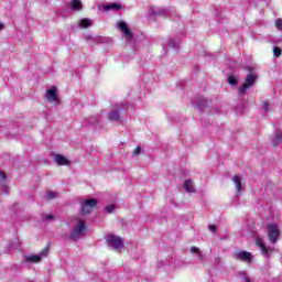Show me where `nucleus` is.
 <instances>
[{
	"label": "nucleus",
	"instance_id": "obj_1",
	"mask_svg": "<svg viewBox=\"0 0 282 282\" xmlns=\"http://www.w3.org/2000/svg\"><path fill=\"white\" fill-rule=\"evenodd\" d=\"M87 225L85 224V220L78 218L76 225L70 231L69 239H72L73 241H76V239H80V237L85 235Z\"/></svg>",
	"mask_w": 282,
	"mask_h": 282
},
{
	"label": "nucleus",
	"instance_id": "obj_2",
	"mask_svg": "<svg viewBox=\"0 0 282 282\" xmlns=\"http://www.w3.org/2000/svg\"><path fill=\"white\" fill-rule=\"evenodd\" d=\"M254 83H257V75L251 72L247 75L245 83L238 89V94L240 96H245L246 91H248V89H250V87H252V85H254Z\"/></svg>",
	"mask_w": 282,
	"mask_h": 282
},
{
	"label": "nucleus",
	"instance_id": "obj_3",
	"mask_svg": "<svg viewBox=\"0 0 282 282\" xmlns=\"http://www.w3.org/2000/svg\"><path fill=\"white\" fill-rule=\"evenodd\" d=\"M106 241L112 250H122V248H124V242L120 236L109 235L107 236Z\"/></svg>",
	"mask_w": 282,
	"mask_h": 282
},
{
	"label": "nucleus",
	"instance_id": "obj_4",
	"mask_svg": "<svg viewBox=\"0 0 282 282\" xmlns=\"http://www.w3.org/2000/svg\"><path fill=\"white\" fill-rule=\"evenodd\" d=\"M268 228V237L270 243H276L279 241V235H281V230H279V225L276 224H269Z\"/></svg>",
	"mask_w": 282,
	"mask_h": 282
},
{
	"label": "nucleus",
	"instance_id": "obj_5",
	"mask_svg": "<svg viewBox=\"0 0 282 282\" xmlns=\"http://www.w3.org/2000/svg\"><path fill=\"white\" fill-rule=\"evenodd\" d=\"M50 252V247H45L39 254L24 256L26 263H41L43 257H46Z\"/></svg>",
	"mask_w": 282,
	"mask_h": 282
},
{
	"label": "nucleus",
	"instance_id": "obj_6",
	"mask_svg": "<svg viewBox=\"0 0 282 282\" xmlns=\"http://www.w3.org/2000/svg\"><path fill=\"white\" fill-rule=\"evenodd\" d=\"M256 246H258L261 250V254L265 257V259H270L272 256V252H274V248L265 246V242H263L262 238L256 239Z\"/></svg>",
	"mask_w": 282,
	"mask_h": 282
},
{
	"label": "nucleus",
	"instance_id": "obj_7",
	"mask_svg": "<svg viewBox=\"0 0 282 282\" xmlns=\"http://www.w3.org/2000/svg\"><path fill=\"white\" fill-rule=\"evenodd\" d=\"M234 258L237 261H242L243 263H252V259H254V256L250 253L249 251H237L234 253Z\"/></svg>",
	"mask_w": 282,
	"mask_h": 282
},
{
	"label": "nucleus",
	"instance_id": "obj_8",
	"mask_svg": "<svg viewBox=\"0 0 282 282\" xmlns=\"http://www.w3.org/2000/svg\"><path fill=\"white\" fill-rule=\"evenodd\" d=\"M96 204H98V200L95 198L85 200L82 205V215H89L96 208Z\"/></svg>",
	"mask_w": 282,
	"mask_h": 282
},
{
	"label": "nucleus",
	"instance_id": "obj_9",
	"mask_svg": "<svg viewBox=\"0 0 282 282\" xmlns=\"http://www.w3.org/2000/svg\"><path fill=\"white\" fill-rule=\"evenodd\" d=\"M45 98L50 102H56V100H58V95L56 94V86H53L51 89L46 91Z\"/></svg>",
	"mask_w": 282,
	"mask_h": 282
},
{
	"label": "nucleus",
	"instance_id": "obj_10",
	"mask_svg": "<svg viewBox=\"0 0 282 282\" xmlns=\"http://www.w3.org/2000/svg\"><path fill=\"white\" fill-rule=\"evenodd\" d=\"M54 162H56L58 166H69V160L63 156V154H55Z\"/></svg>",
	"mask_w": 282,
	"mask_h": 282
},
{
	"label": "nucleus",
	"instance_id": "obj_11",
	"mask_svg": "<svg viewBox=\"0 0 282 282\" xmlns=\"http://www.w3.org/2000/svg\"><path fill=\"white\" fill-rule=\"evenodd\" d=\"M118 28L123 32L126 39H132L133 33H131V30H129V26L124 22H119Z\"/></svg>",
	"mask_w": 282,
	"mask_h": 282
},
{
	"label": "nucleus",
	"instance_id": "obj_12",
	"mask_svg": "<svg viewBox=\"0 0 282 282\" xmlns=\"http://www.w3.org/2000/svg\"><path fill=\"white\" fill-rule=\"evenodd\" d=\"M150 14H154V17H169V10L151 8L150 9Z\"/></svg>",
	"mask_w": 282,
	"mask_h": 282
},
{
	"label": "nucleus",
	"instance_id": "obj_13",
	"mask_svg": "<svg viewBox=\"0 0 282 282\" xmlns=\"http://www.w3.org/2000/svg\"><path fill=\"white\" fill-rule=\"evenodd\" d=\"M70 10L78 12L83 10V2L80 0H72L69 3Z\"/></svg>",
	"mask_w": 282,
	"mask_h": 282
},
{
	"label": "nucleus",
	"instance_id": "obj_14",
	"mask_svg": "<svg viewBox=\"0 0 282 282\" xmlns=\"http://www.w3.org/2000/svg\"><path fill=\"white\" fill-rule=\"evenodd\" d=\"M104 10H105V12H109V10H113V11L122 10V4H120V3L106 4L104 7Z\"/></svg>",
	"mask_w": 282,
	"mask_h": 282
},
{
	"label": "nucleus",
	"instance_id": "obj_15",
	"mask_svg": "<svg viewBox=\"0 0 282 282\" xmlns=\"http://www.w3.org/2000/svg\"><path fill=\"white\" fill-rule=\"evenodd\" d=\"M6 180H8V175L6 172L0 171V184L4 193H8V185H6Z\"/></svg>",
	"mask_w": 282,
	"mask_h": 282
},
{
	"label": "nucleus",
	"instance_id": "obj_16",
	"mask_svg": "<svg viewBox=\"0 0 282 282\" xmlns=\"http://www.w3.org/2000/svg\"><path fill=\"white\" fill-rule=\"evenodd\" d=\"M282 143V131H275L274 138L272 139L273 147H279Z\"/></svg>",
	"mask_w": 282,
	"mask_h": 282
},
{
	"label": "nucleus",
	"instance_id": "obj_17",
	"mask_svg": "<svg viewBox=\"0 0 282 282\" xmlns=\"http://www.w3.org/2000/svg\"><path fill=\"white\" fill-rule=\"evenodd\" d=\"M184 188H185L186 193H195V185H193L192 180H186L184 182Z\"/></svg>",
	"mask_w": 282,
	"mask_h": 282
},
{
	"label": "nucleus",
	"instance_id": "obj_18",
	"mask_svg": "<svg viewBox=\"0 0 282 282\" xmlns=\"http://www.w3.org/2000/svg\"><path fill=\"white\" fill-rule=\"evenodd\" d=\"M232 182L237 188V193H241L242 187H241V176L235 175L232 178Z\"/></svg>",
	"mask_w": 282,
	"mask_h": 282
},
{
	"label": "nucleus",
	"instance_id": "obj_19",
	"mask_svg": "<svg viewBox=\"0 0 282 282\" xmlns=\"http://www.w3.org/2000/svg\"><path fill=\"white\" fill-rule=\"evenodd\" d=\"M189 251L192 254H197L199 261H204V253L197 247H191Z\"/></svg>",
	"mask_w": 282,
	"mask_h": 282
},
{
	"label": "nucleus",
	"instance_id": "obj_20",
	"mask_svg": "<svg viewBox=\"0 0 282 282\" xmlns=\"http://www.w3.org/2000/svg\"><path fill=\"white\" fill-rule=\"evenodd\" d=\"M108 118H109V120L118 121V120H120V112L118 110H113V111L109 112Z\"/></svg>",
	"mask_w": 282,
	"mask_h": 282
},
{
	"label": "nucleus",
	"instance_id": "obj_21",
	"mask_svg": "<svg viewBox=\"0 0 282 282\" xmlns=\"http://www.w3.org/2000/svg\"><path fill=\"white\" fill-rule=\"evenodd\" d=\"M91 25L90 19H82L79 21V28H89Z\"/></svg>",
	"mask_w": 282,
	"mask_h": 282
},
{
	"label": "nucleus",
	"instance_id": "obj_22",
	"mask_svg": "<svg viewBox=\"0 0 282 282\" xmlns=\"http://www.w3.org/2000/svg\"><path fill=\"white\" fill-rule=\"evenodd\" d=\"M167 47H171L172 50H177V47H180V42L175 40H170L167 42Z\"/></svg>",
	"mask_w": 282,
	"mask_h": 282
},
{
	"label": "nucleus",
	"instance_id": "obj_23",
	"mask_svg": "<svg viewBox=\"0 0 282 282\" xmlns=\"http://www.w3.org/2000/svg\"><path fill=\"white\" fill-rule=\"evenodd\" d=\"M89 124H98L100 122V117L93 116L88 119Z\"/></svg>",
	"mask_w": 282,
	"mask_h": 282
},
{
	"label": "nucleus",
	"instance_id": "obj_24",
	"mask_svg": "<svg viewBox=\"0 0 282 282\" xmlns=\"http://www.w3.org/2000/svg\"><path fill=\"white\" fill-rule=\"evenodd\" d=\"M58 197V193L56 192H48L47 199H56Z\"/></svg>",
	"mask_w": 282,
	"mask_h": 282
},
{
	"label": "nucleus",
	"instance_id": "obj_25",
	"mask_svg": "<svg viewBox=\"0 0 282 282\" xmlns=\"http://www.w3.org/2000/svg\"><path fill=\"white\" fill-rule=\"evenodd\" d=\"M228 83H229V85L235 86V85H237V78L235 76L230 75L228 77Z\"/></svg>",
	"mask_w": 282,
	"mask_h": 282
},
{
	"label": "nucleus",
	"instance_id": "obj_26",
	"mask_svg": "<svg viewBox=\"0 0 282 282\" xmlns=\"http://www.w3.org/2000/svg\"><path fill=\"white\" fill-rule=\"evenodd\" d=\"M273 54H274L275 58H279V56H281V48L279 46H275L273 48Z\"/></svg>",
	"mask_w": 282,
	"mask_h": 282
},
{
	"label": "nucleus",
	"instance_id": "obj_27",
	"mask_svg": "<svg viewBox=\"0 0 282 282\" xmlns=\"http://www.w3.org/2000/svg\"><path fill=\"white\" fill-rule=\"evenodd\" d=\"M262 109L265 113H268V111H270V104L268 101H263Z\"/></svg>",
	"mask_w": 282,
	"mask_h": 282
},
{
	"label": "nucleus",
	"instance_id": "obj_28",
	"mask_svg": "<svg viewBox=\"0 0 282 282\" xmlns=\"http://www.w3.org/2000/svg\"><path fill=\"white\" fill-rule=\"evenodd\" d=\"M44 221H52L54 219V215L48 214L42 217Z\"/></svg>",
	"mask_w": 282,
	"mask_h": 282
},
{
	"label": "nucleus",
	"instance_id": "obj_29",
	"mask_svg": "<svg viewBox=\"0 0 282 282\" xmlns=\"http://www.w3.org/2000/svg\"><path fill=\"white\" fill-rule=\"evenodd\" d=\"M275 28H276L278 30H281V32H282V19H278V20L275 21Z\"/></svg>",
	"mask_w": 282,
	"mask_h": 282
},
{
	"label": "nucleus",
	"instance_id": "obj_30",
	"mask_svg": "<svg viewBox=\"0 0 282 282\" xmlns=\"http://www.w3.org/2000/svg\"><path fill=\"white\" fill-rule=\"evenodd\" d=\"M113 210H116V206L115 205L106 206V213H113Z\"/></svg>",
	"mask_w": 282,
	"mask_h": 282
},
{
	"label": "nucleus",
	"instance_id": "obj_31",
	"mask_svg": "<svg viewBox=\"0 0 282 282\" xmlns=\"http://www.w3.org/2000/svg\"><path fill=\"white\" fill-rule=\"evenodd\" d=\"M142 151V148L137 147L133 151V155H140V152Z\"/></svg>",
	"mask_w": 282,
	"mask_h": 282
},
{
	"label": "nucleus",
	"instance_id": "obj_32",
	"mask_svg": "<svg viewBox=\"0 0 282 282\" xmlns=\"http://www.w3.org/2000/svg\"><path fill=\"white\" fill-rule=\"evenodd\" d=\"M210 232H215L217 230V227L215 225H209Z\"/></svg>",
	"mask_w": 282,
	"mask_h": 282
},
{
	"label": "nucleus",
	"instance_id": "obj_33",
	"mask_svg": "<svg viewBox=\"0 0 282 282\" xmlns=\"http://www.w3.org/2000/svg\"><path fill=\"white\" fill-rule=\"evenodd\" d=\"M204 105H206V100L202 99L200 102L198 104V107H204Z\"/></svg>",
	"mask_w": 282,
	"mask_h": 282
},
{
	"label": "nucleus",
	"instance_id": "obj_34",
	"mask_svg": "<svg viewBox=\"0 0 282 282\" xmlns=\"http://www.w3.org/2000/svg\"><path fill=\"white\" fill-rule=\"evenodd\" d=\"M1 30H3V24H2V23H0V31H1Z\"/></svg>",
	"mask_w": 282,
	"mask_h": 282
},
{
	"label": "nucleus",
	"instance_id": "obj_35",
	"mask_svg": "<svg viewBox=\"0 0 282 282\" xmlns=\"http://www.w3.org/2000/svg\"><path fill=\"white\" fill-rule=\"evenodd\" d=\"M86 39H87V41H89V39H91V36H87Z\"/></svg>",
	"mask_w": 282,
	"mask_h": 282
}]
</instances>
